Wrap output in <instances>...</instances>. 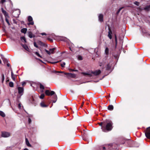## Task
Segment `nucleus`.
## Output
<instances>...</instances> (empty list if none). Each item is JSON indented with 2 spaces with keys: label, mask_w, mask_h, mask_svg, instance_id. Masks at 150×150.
I'll return each mask as SVG.
<instances>
[{
  "label": "nucleus",
  "mask_w": 150,
  "mask_h": 150,
  "mask_svg": "<svg viewBox=\"0 0 150 150\" xmlns=\"http://www.w3.org/2000/svg\"><path fill=\"white\" fill-rule=\"evenodd\" d=\"M105 126H103L101 129L103 132H106L111 130L112 128V122L109 120H106L104 121Z\"/></svg>",
  "instance_id": "obj_1"
},
{
  "label": "nucleus",
  "mask_w": 150,
  "mask_h": 150,
  "mask_svg": "<svg viewBox=\"0 0 150 150\" xmlns=\"http://www.w3.org/2000/svg\"><path fill=\"white\" fill-rule=\"evenodd\" d=\"M11 136V133L5 131L2 132H1V137L4 138H8Z\"/></svg>",
  "instance_id": "obj_2"
},
{
  "label": "nucleus",
  "mask_w": 150,
  "mask_h": 150,
  "mask_svg": "<svg viewBox=\"0 0 150 150\" xmlns=\"http://www.w3.org/2000/svg\"><path fill=\"white\" fill-rule=\"evenodd\" d=\"M18 98H20L21 96H22L23 93L24 89L23 88L21 87H19L18 88Z\"/></svg>",
  "instance_id": "obj_3"
},
{
  "label": "nucleus",
  "mask_w": 150,
  "mask_h": 150,
  "mask_svg": "<svg viewBox=\"0 0 150 150\" xmlns=\"http://www.w3.org/2000/svg\"><path fill=\"white\" fill-rule=\"evenodd\" d=\"M145 134L147 138L150 139V127L147 128Z\"/></svg>",
  "instance_id": "obj_4"
},
{
  "label": "nucleus",
  "mask_w": 150,
  "mask_h": 150,
  "mask_svg": "<svg viewBox=\"0 0 150 150\" xmlns=\"http://www.w3.org/2000/svg\"><path fill=\"white\" fill-rule=\"evenodd\" d=\"M55 49V48H54L52 49H50L49 51H48L47 50H45V51L47 52V53L49 55L51 54H52L54 53V51Z\"/></svg>",
  "instance_id": "obj_5"
},
{
  "label": "nucleus",
  "mask_w": 150,
  "mask_h": 150,
  "mask_svg": "<svg viewBox=\"0 0 150 150\" xmlns=\"http://www.w3.org/2000/svg\"><path fill=\"white\" fill-rule=\"evenodd\" d=\"M28 20L30 22L28 23V25H33L34 24V22L33 21V18L31 16H29L28 17Z\"/></svg>",
  "instance_id": "obj_6"
},
{
  "label": "nucleus",
  "mask_w": 150,
  "mask_h": 150,
  "mask_svg": "<svg viewBox=\"0 0 150 150\" xmlns=\"http://www.w3.org/2000/svg\"><path fill=\"white\" fill-rule=\"evenodd\" d=\"M112 146V145L111 144L106 145H105V146L103 147V149L104 150H105L106 148L108 149H110V148Z\"/></svg>",
  "instance_id": "obj_7"
},
{
  "label": "nucleus",
  "mask_w": 150,
  "mask_h": 150,
  "mask_svg": "<svg viewBox=\"0 0 150 150\" xmlns=\"http://www.w3.org/2000/svg\"><path fill=\"white\" fill-rule=\"evenodd\" d=\"M101 73V71L100 70H96L94 72H93L92 73L96 75H97L100 74Z\"/></svg>",
  "instance_id": "obj_8"
},
{
  "label": "nucleus",
  "mask_w": 150,
  "mask_h": 150,
  "mask_svg": "<svg viewBox=\"0 0 150 150\" xmlns=\"http://www.w3.org/2000/svg\"><path fill=\"white\" fill-rule=\"evenodd\" d=\"M40 105L43 108L47 107L48 106V105H46L43 101L42 102Z\"/></svg>",
  "instance_id": "obj_9"
},
{
  "label": "nucleus",
  "mask_w": 150,
  "mask_h": 150,
  "mask_svg": "<svg viewBox=\"0 0 150 150\" xmlns=\"http://www.w3.org/2000/svg\"><path fill=\"white\" fill-rule=\"evenodd\" d=\"M99 20L100 22L103 21V15L102 14H100L98 16Z\"/></svg>",
  "instance_id": "obj_10"
},
{
  "label": "nucleus",
  "mask_w": 150,
  "mask_h": 150,
  "mask_svg": "<svg viewBox=\"0 0 150 150\" xmlns=\"http://www.w3.org/2000/svg\"><path fill=\"white\" fill-rule=\"evenodd\" d=\"M65 74H67L68 75V76L71 77H74L76 76V75L75 74H72L71 73H65Z\"/></svg>",
  "instance_id": "obj_11"
},
{
  "label": "nucleus",
  "mask_w": 150,
  "mask_h": 150,
  "mask_svg": "<svg viewBox=\"0 0 150 150\" xmlns=\"http://www.w3.org/2000/svg\"><path fill=\"white\" fill-rule=\"evenodd\" d=\"M1 10L2 11V13H3L4 14L5 16H8V14L4 10L3 8H1Z\"/></svg>",
  "instance_id": "obj_12"
},
{
  "label": "nucleus",
  "mask_w": 150,
  "mask_h": 150,
  "mask_svg": "<svg viewBox=\"0 0 150 150\" xmlns=\"http://www.w3.org/2000/svg\"><path fill=\"white\" fill-rule=\"evenodd\" d=\"M109 49L108 48L106 47L105 50V54L107 56L109 54Z\"/></svg>",
  "instance_id": "obj_13"
},
{
  "label": "nucleus",
  "mask_w": 150,
  "mask_h": 150,
  "mask_svg": "<svg viewBox=\"0 0 150 150\" xmlns=\"http://www.w3.org/2000/svg\"><path fill=\"white\" fill-rule=\"evenodd\" d=\"M22 46L26 50L29 51V50L27 45H22Z\"/></svg>",
  "instance_id": "obj_14"
},
{
  "label": "nucleus",
  "mask_w": 150,
  "mask_h": 150,
  "mask_svg": "<svg viewBox=\"0 0 150 150\" xmlns=\"http://www.w3.org/2000/svg\"><path fill=\"white\" fill-rule=\"evenodd\" d=\"M25 142L26 145L28 146H31V145L30 144L29 141L28 139L27 138H25Z\"/></svg>",
  "instance_id": "obj_15"
},
{
  "label": "nucleus",
  "mask_w": 150,
  "mask_h": 150,
  "mask_svg": "<svg viewBox=\"0 0 150 150\" xmlns=\"http://www.w3.org/2000/svg\"><path fill=\"white\" fill-rule=\"evenodd\" d=\"M27 29L26 28H23L21 30V32L24 34L26 33Z\"/></svg>",
  "instance_id": "obj_16"
},
{
  "label": "nucleus",
  "mask_w": 150,
  "mask_h": 150,
  "mask_svg": "<svg viewBox=\"0 0 150 150\" xmlns=\"http://www.w3.org/2000/svg\"><path fill=\"white\" fill-rule=\"evenodd\" d=\"M113 109V106L112 105H109L108 107V109L110 110H112Z\"/></svg>",
  "instance_id": "obj_17"
},
{
  "label": "nucleus",
  "mask_w": 150,
  "mask_h": 150,
  "mask_svg": "<svg viewBox=\"0 0 150 150\" xmlns=\"http://www.w3.org/2000/svg\"><path fill=\"white\" fill-rule=\"evenodd\" d=\"M0 115L2 117H4L5 116V114L2 111L0 110Z\"/></svg>",
  "instance_id": "obj_18"
},
{
  "label": "nucleus",
  "mask_w": 150,
  "mask_h": 150,
  "mask_svg": "<svg viewBox=\"0 0 150 150\" xmlns=\"http://www.w3.org/2000/svg\"><path fill=\"white\" fill-rule=\"evenodd\" d=\"M28 36L30 38L34 37L35 36V35H33L32 33H29Z\"/></svg>",
  "instance_id": "obj_19"
},
{
  "label": "nucleus",
  "mask_w": 150,
  "mask_h": 150,
  "mask_svg": "<svg viewBox=\"0 0 150 150\" xmlns=\"http://www.w3.org/2000/svg\"><path fill=\"white\" fill-rule=\"evenodd\" d=\"M144 9L146 11H149L150 9V5L146 6L144 8Z\"/></svg>",
  "instance_id": "obj_20"
},
{
  "label": "nucleus",
  "mask_w": 150,
  "mask_h": 150,
  "mask_svg": "<svg viewBox=\"0 0 150 150\" xmlns=\"http://www.w3.org/2000/svg\"><path fill=\"white\" fill-rule=\"evenodd\" d=\"M82 74L85 75H88L89 77H91L92 76L91 74L87 73H82Z\"/></svg>",
  "instance_id": "obj_21"
},
{
  "label": "nucleus",
  "mask_w": 150,
  "mask_h": 150,
  "mask_svg": "<svg viewBox=\"0 0 150 150\" xmlns=\"http://www.w3.org/2000/svg\"><path fill=\"white\" fill-rule=\"evenodd\" d=\"M111 66V64H108L107 65V66L106 67V69L108 70L110 69V67Z\"/></svg>",
  "instance_id": "obj_22"
},
{
  "label": "nucleus",
  "mask_w": 150,
  "mask_h": 150,
  "mask_svg": "<svg viewBox=\"0 0 150 150\" xmlns=\"http://www.w3.org/2000/svg\"><path fill=\"white\" fill-rule=\"evenodd\" d=\"M45 93L46 95L47 96H50V91L49 90H47L45 91Z\"/></svg>",
  "instance_id": "obj_23"
},
{
  "label": "nucleus",
  "mask_w": 150,
  "mask_h": 150,
  "mask_svg": "<svg viewBox=\"0 0 150 150\" xmlns=\"http://www.w3.org/2000/svg\"><path fill=\"white\" fill-rule=\"evenodd\" d=\"M9 86L11 87H13V83L12 82H10L9 83Z\"/></svg>",
  "instance_id": "obj_24"
},
{
  "label": "nucleus",
  "mask_w": 150,
  "mask_h": 150,
  "mask_svg": "<svg viewBox=\"0 0 150 150\" xmlns=\"http://www.w3.org/2000/svg\"><path fill=\"white\" fill-rule=\"evenodd\" d=\"M21 39L22 40H23L25 42H26V39L25 37H21Z\"/></svg>",
  "instance_id": "obj_25"
},
{
  "label": "nucleus",
  "mask_w": 150,
  "mask_h": 150,
  "mask_svg": "<svg viewBox=\"0 0 150 150\" xmlns=\"http://www.w3.org/2000/svg\"><path fill=\"white\" fill-rule=\"evenodd\" d=\"M99 125L101 126V127L103 126H105V123H104V122H101L99 123Z\"/></svg>",
  "instance_id": "obj_26"
},
{
  "label": "nucleus",
  "mask_w": 150,
  "mask_h": 150,
  "mask_svg": "<svg viewBox=\"0 0 150 150\" xmlns=\"http://www.w3.org/2000/svg\"><path fill=\"white\" fill-rule=\"evenodd\" d=\"M40 88L41 89H42V92L43 91V90L44 89V86L42 85L41 84H40Z\"/></svg>",
  "instance_id": "obj_27"
},
{
  "label": "nucleus",
  "mask_w": 150,
  "mask_h": 150,
  "mask_svg": "<svg viewBox=\"0 0 150 150\" xmlns=\"http://www.w3.org/2000/svg\"><path fill=\"white\" fill-rule=\"evenodd\" d=\"M108 36L110 39H111L112 38V35L109 32L108 35Z\"/></svg>",
  "instance_id": "obj_28"
},
{
  "label": "nucleus",
  "mask_w": 150,
  "mask_h": 150,
  "mask_svg": "<svg viewBox=\"0 0 150 150\" xmlns=\"http://www.w3.org/2000/svg\"><path fill=\"white\" fill-rule=\"evenodd\" d=\"M38 43L41 46H43L44 45L43 43L41 41H39Z\"/></svg>",
  "instance_id": "obj_29"
},
{
  "label": "nucleus",
  "mask_w": 150,
  "mask_h": 150,
  "mask_svg": "<svg viewBox=\"0 0 150 150\" xmlns=\"http://www.w3.org/2000/svg\"><path fill=\"white\" fill-rule=\"evenodd\" d=\"M65 65V63L64 62H62L61 64V66L62 67H64V66Z\"/></svg>",
  "instance_id": "obj_30"
},
{
  "label": "nucleus",
  "mask_w": 150,
  "mask_h": 150,
  "mask_svg": "<svg viewBox=\"0 0 150 150\" xmlns=\"http://www.w3.org/2000/svg\"><path fill=\"white\" fill-rule=\"evenodd\" d=\"M78 59L79 60H81L83 58L81 56L79 55L78 57Z\"/></svg>",
  "instance_id": "obj_31"
},
{
  "label": "nucleus",
  "mask_w": 150,
  "mask_h": 150,
  "mask_svg": "<svg viewBox=\"0 0 150 150\" xmlns=\"http://www.w3.org/2000/svg\"><path fill=\"white\" fill-rule=\"evenodd\" d=\"M50 95L52 96L55 94V92L53 91H50Z\"/></svg>",
  "instance_id": "obj_32"
},
{
  "label": "nucleus",
  "mask_w": 150,
  "mask_h": 150,
  "mask_svg": "<svg viewBox=\"0 0 150 150\" xmlns=\"http://www.w3.org/2000/svg\"><path fill=\"white\" fill-rule=\"evenodd\" d=\"M35 54L36 55L38 56V57H41V56L40 55V54H39V53H38V52H35Z\"/></svg>",
  "instance_id": "obj_33"
},
{
  "label": "nucleus",
  "mask_w": 150,
  "mask_h": 150,
  "mask_svg": "<svg viewBox=\"0 0 150 150\" xmlns=\"http://www.w3.org/2000/svg\"><path fill=\"white\" fill-rule=\"evenodd\" d=\"M45 95L44 94H42L40 95V98L41 99H43Z\"/></svg>",
  "instance_id": "obj_34"
},
{
  "label": "nucleus",
  "mask_w": 150,
  "mask_h": 150,
  "mask_svg": "<svg viewBox=\"0 0 150 150\" xmlns=\"http://www.w3.org/2000/svg\"><path fill=\"white\" fill-rule=\"evenodd\" d=\"M53 97H54V99H55L56 100H57V95L56 94L54 95V96Z\"/></svg>",
  "instance_id": "obj_35"
},
{
  "label": "nucleus",
  "mask_w": 150,
  "mask_h": 150,
  "mask_svg": "<svg viewBox=\"0 0 150 150\" xmlns=\"http://www.w3.org/2000/svg\"><path fill=\"white\" fill-rule=\"evenodd\" d=\"M6 22L7 23L8 25H10V23H9V22L8 20L6 18Z\"/></svg>",
  "instance_id": "obj_36"
},
{
  "label": "nucleus",
  "mask_w": 150,
  "mask_h": 150,
  "mask_svg": "<svg viewBox=\"0 0 150 150\" xmlns=\"http://www.w3.org/2000/svg\"><path fill=\"white\" fill-rule=\"evenodd\" d=\"M34 46H35L36 48H38V46L36 44V42H34Z\"/></svg>",
  "instance_id": "obj_37"
},
{
  "label": "nucleus",
  "mask_w": 150,
  "mask_h": 150,
  "mask_svg": "<svg viewBox=\"0 0 150 150\" xmlns=\"http://www.w3.org/2000/svg\"><path fill=\"white\" fill-rule=\"evenodd\" d=\"M11 78L13 81H15V75H14V76H11Z\"/></svg>",
  "instance_id": "obj_38"
},
{
  "label": "nucleus",
  "mask_w": 150,
  "mask_h": 150,
  "mask_svg": "<svg viewBox=\"0 0 150 150\" xmlns=\"http://www.w3.org/2000/svg\"><path fill=\"white\" fill-rule=\"evenodd\" d=\"M134 4L137 6H139V3L137 1H135V2H134Z\"/></svg>",
  "instance_id": "obj_39"
},
{
  "label": "nucleus",
  "mask_w": 150,
  "mask_h": 150,
  "mask_svg": "<svg viewBox=\"0 0 150 150\" xmlns=\"http://www.w3.org/2000/svg\"><path fill=\"white\" fill-rule=\"evenodd\" d=\"M122 8H120L118 10V11H117V14H118V13H119V12H120V11L121 10V9H122Z\"/></svg>",
  "instance_id": "obj_40"
},
{
  "label": "nucleus",
  "mask_w": 150,
  "mask_h": 150,
  "mask_svg": "<svg viewBox=\"0 0 150 150\" xmlns=\"http://www.w3.org/2000/svg\"><path fill=\"white\" fill-rule=\"evenodd\" d=\"M2 81H4V74H2Z\"/></svg>",
  "instance_id": "obj_41"
},
{
  "label": "nucleus",
  "mask_w": 150,
  "mask_h": 150,
  "mask_svg": "<svg viewBox=\"0 0 150 150\" xmlns=\"http://www.w3.org/2000/svg\"><path fill=\"white\" fill-rule=\"evenodd\" d=\"M28 123H29L30 124L31 123V119L30 118H28Z\"/></svg>",
  "instance_id": "obj_42"
},
{
  "label": "nucleus",
  "mask_w": 150,
  "mask_h": 150,
  "mask_svg": "<svg viewBox=\"0 0 150 150\" xmlns=\"http://www.w3.org/2000/svg\"><path fill=\"white\" fill-rule=\"evenodd\" d=\"M6 1L5 0H1V3L2 4H3L4 2H5Z\"/></svg>",
  "instance_id": "obj_43"
},
{
  "label": "nucleus",
  "mask_w": 150,
  "mask_h": 150,
  "mask_svg": "<svg viewBox=\"0 0 150 150\" xmlns=\"http://www.w3.org/2000/svg\"><path fill=\"white\" fill-rule=\"evenodd\" d=\"M70 71H77V70H75L72 69H69Z\"/></svg>",
  "instance_id": "obj_44"
},
{
  "label": "nucleus",
  "mask_w": 150,
  "mask_h": 150,
  "mask_svg": "<svg viewBox=\"0 0 150 150\" xmlns=\"http://www.w3.org/2000/svg\"><path fill=\"white\" fill-rule=\"evenodd\" d=\"M41 34L42 35H46V33H41Z\"/></svg>",
  "instance_id": "obj_45"
},
{
  "label": "nucleus",
  "mask_w": 150,
  "mask_h": 150,
  "mask_svg": "<svg viewBox=\"0 0 150 150\" xmlns=\"http://www.w3.org/2000/svg\"><path fill=\"white\" fill-rule=\"evenodd\" d=\"M115 41L116 44H117V38L116 36H115Z\"/></svg>",
  "instance_id": "obj_46"
},
{
  "label": "nucleus",
  "mask_w": 150,
  "mask_h": 150,
  "mask_svg": "<svg viewBox=\"0 0 150 150\" xmlns=\"http://www.w3.org/2000/svg\"><path fill=\"white\" fill-rule=\"evenodd\" d=\"M14 75H15L13 74V72L12 71H11V76H14Z\"/></svg>",
  "instance_id": "obj_47"
},
{
  "label": "nucleus",
  "mask_w": 150,
  "mask_h": 150,
  "mask_svg": "<svg viewBox=\"0 0 150 150\" xmlns=\"http://www.w3.org/2000/svg\"><path fill=\"white\" fill-rule=\"evenodd\" d=\"M25 84V82H23L22 83V86H24Z\"/></svg>",
  "instance_id": "obj_48"
},
{
  "label": "nucleus",
  "mask_w": 150,
  "mask_h": 150,
  "mask_svg": "<svg viewBox=\"0 0 150 150\" xmlns=\"http://www.w3.org/2000/svg\"><path fill=\"white\" fill-rule=\"evenodd\" d=\"M18 107L19 108H21V105L20 103L18 105Z\"/></svg>",
  "instance_id": "obj_49"
},
{
  "label": "nucleus",
  "mask_w": 150,
  "mask_h": 150,
  "mask_svg": "<svg viewBox=\"0 0 150 150\" xmlns=\"http://www.w3.org/2000/svg\"><path fill=\"white\" fill-rule=\"evenodd\" d=\"M56 72H59V73H63V72L62 71H56Z\"/></svg>",
  "instance_id": "obj_50"
},
{
  "label": "nucleus",
  "mask_w": 150,
  "mask_h": 150,
  "mask_svg": "<svg viewBox=\"0 0 150 150\" xmlns=\"http://www.w3.org/2000/svg\"><path fill=\"white\" fill-rule=\"evenodd\" d=\"M84 103V102H82V105H81V107H82L83 106Z\"/></svg>",
  "instance_id": "obj_51"
},
{
  "label": "nucleus",
  "mask_w": 150,
  "mask_h": 150,
  "mask_svg": "<svg viewBox=\"0 0 150 150\" xmlns=\"http://www.w3.org/2000/svg\"><path fill=\"white\" fill-rule=\"evenodd\" d=\"M7 65L8 67H9V64H7Z\"/></svg>",
  "instance_id": "obj_52"
},
{
  "label": "nucleus",
  "mask_w": 150,
  "mask_h": 150,
  "mask_svg": "<svg viewBox=\"0 0 150 150\" xmlns=\"http://www.w3.org/2000/svg\"><path fill=\"white\" fill-rule=\"evenodd\" d=\"M100 66H102V64H101V63H100Z\"/></svg>",
  "instance_id": "obj_53"
},
{
  "label": "nucleus",
  "mask_w": 150,
  "mask_h": 150,
  "mask_svg": "<svg viewBox=\"0 0 150 150\" xmlns=\"http://www.w3.org/2000/svg\"><path fill=\"white\" fill-rule=\"evenodd\" d=\"M59 62V61H57V62H54V63H57L58 62Z\"/></svg>",
  "instance_id": "obj_54"
},
{
  "label": "nucleus",
  "mask_w": 150,
  "mask_h": 150,
  "mask_svg": "<svg viewBox=\"0 0 150 150\" xmlns=\"http://www.w3.org/2000/svg\"><path fill=\"white\" fill-rule=\"evenodd\" d=\"M56 100L55 101H53V102L54 103H55L56 102Z\"/></svg>",
  "instance_id": "obj_55"
},
{
  "label": "nucleus",
  "mask_w": 150,
  "mask_h": 150,
  "mask_svg": "<svg viewBox=\"0 0 150 150\" xmlns=\"http://www.w3.org/2000/svg\"><path fill=\"white\" fill-rule=\"evenodd\" d=\"M24 150H28L27 149H25Z\"/></svg>",
  "instance_id": "obj_56"
},
{
  "label": "nucleus",
  "mask_w": 150,
  "mask_h": 150,
  "mask_svg": "<svg viewBox=\"0 0 150 150\" xmlns=\"http://www.w3.org/2000/svg\"><path fill=\"white\" fill-rule=\"evenodd\" d=\"M1 59H0V64H1Z\"/></svg>",
  "instance_id": "obj_57"
},
{
  "label": "nucleus",
  "mask_w": 150,
  "mask_h": 150,
  "mask_svg": "<svg viewBox=\"0 0 150 150\" xmlns=\"http://www.w3.org/2000/svg\"><path fill=\"white\" fill-rule=\"evenodd\" d=\"M64 39H64H62V40H63V41H64V39Z\"/></svg>",
  "instance_id": "obj_58"
},
{
  "label": "nucleus",
  "mask_w": 150,
  "mask_h": 150,
  "mask_svg": "<svg viewBox=\"0 0 150 150\" xmlns=\"http://www.w3.org/2000/svg\"><path fill=\"white\" fill-rule=\"evenodd\" d=\"M17 12V11H16V12H14V13H15V12Z\"/></svg>",
  "instance_id": "obj_59"
},
{
  "label": "nucleus",
  "mask_w": 150,
  "mask_h": 150,
  "mask_svg": "<svg viewBox=\"0 0 150 150\" xmlns=\"http://www.w3.org/2000/svg\"><path fill=\"white\" fill-rule=\"evenodd\" d=\"M18 11L19 12V11H17V12H18Z\"/></svg>",
  "instance_id": "obj_60"
},
{
  "label": "nucleus",
  "mask_w": 150,
  "mask_h": 150,
  "mask_svg": "<svg viewBox=\"0 0 150 150\" xmlns=\"http://www.w3.org/2000/svg\"><path fill=\"white\" fill-rule=\"evenodd\" d=\"M104 66H105V65H103V67H104Z\"/></svg>",
  "instance_id": "obj_61"
},
{
  "label": "nucleus",
  "mask_w": 150,
  "mask_h": 150,
  "mask_svg": "<svg viewBox=\"0 0 150 150\" xmlns=\"http://www.w3.org/2000/svg\"><path fill=\"white\" fill-rule=\"evenodd\" d=\"M50 40L52 41V40Z\"/></svg>",
  "instance_id": "obj_62"
}]
</instances>
